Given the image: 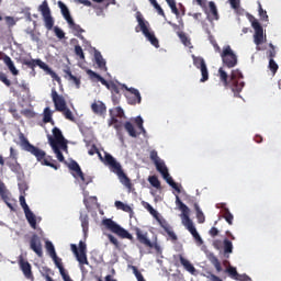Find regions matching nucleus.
Instances as JSON below:
<instances>
[{
  "label": "nucleus",
  "instance_id": "1",
  "mask_svg": "<svg viewBox=\"0 0 281 281\" xmlns=\"http://www.w3.org/2000/svg\"><path fill=\"white\" fill-rule=\"evenodd\" d=\"M95 153L99 155V158L104 162L105 166L114 173L116 175L120 183L126 188L128 192H133L135 190L133 188V182L131 181V178L124 172V169L122 168V165L117 162V160L109 153H105V156L102 157V154H100V150H98V147L92 146L91 149H89L88 155L93 156Z\"/></svg>",
  "mask_w": 281,
  "mask_h": 281
},
{
  "label": "nucleus",
  "instance_id": "2",
  "mask_svg": "<svg viewBox=\"0 0 281 281\" xmlns=\"http://www.w3.org/2000/svg\"><path fill=\"white\" fill-rule=\"evenodd\" d=\"M20 146H22L23 150L26 153H31L36 157L37 161H41L42 166H48L49 168H54V170H58L60 165H56V160L52 159V156L46 157V154L43 149L32 145L30 140L25 137L24 133L19 134Z\"/></svg>",
  "mask_w": 281,
  "mask_h": 281
},
{
  "label": "nucleus",
  "instance_id": "3",
  "mask_svg": "<svg viewBox=\"0 0 281 281\" xmlns=\"http://www.w3.org/2000/svg\"><path fill=\"white\" fill-rule=\"evenodd\" d=\"M218 76L221 82H223L224 87H228L232 89L235 98H240V91L245 89V81H243V72L238 69L232 70L231 77L227 72L223 69H218Z\"/></svg>",
  "mask_w": 281,
  "mask_h": 281
},
{
  "label": "nucleus",
  "instance_id": "4",
  "mask_svg": "<svg viewBox=\"0 0 281 281\" xmlns=\"http://www.w3.org/2000/svg\"><path fill=\"white\" fill-rule=\"evenodd\" d=\"M176 205L182 212V225L187 227L188 232H190L199 245H203V238H201V235L196 232V227H194V223L190 218V209L181 201L179 195H176Z\"/></svg>",
  "mask_w": 281,
  "mask_h": 281
},
{
  "label": "nucleus",
  "instance_id": "5",
  "mask_svg": "<svg viewBox=\"0 0 281 281\" xmlns=\"http://www.w3.org/2000/svg\"><path fill=\"white\" fill-rule=\"evenodd\" d=\"M52 100L55 104L56 111H59V113H63L66 120H69L70 122H76V117L74 116V113L69 108H67V101L65 100V97L58 94L56 89H52Z\"/></svg>",
  "mask_w": 281,
  "mask_h": 281
},
{
  "label": "nucleus",
  "instance_id": "6",
  "mask_svg": "<svg viewBox=\"0 0 281 281\" xmlns=\"http://www.w3.org/2000/svg\"><path fill=\"white\" fill-rule=\"evenodd\" d=\"M21 63L22 65H25L26 67H29V69H32L33 74L35 71L34 68L40 67V69H43L44 71H46V74L50 76L53 80H55L56 82H60V78L58 77V74H56V71H53V69L49 68V66L41 59H22Z\"/></svg>",
  "mask_w": 281,
  "mask_h": 281
},
{
  "label": "nucleus",
  "instance_id": "7",
  "mask_svg": "<svg viewBox=\"0 0 281 281\" xmlns=\"http://www.w3.org/2000/svg\"><path fill=\"white\" fill-rule=\"evenodd\" d=\"M102 225L106 227L112 234H116L120 238H126L127 240L134 241L135 238L128 231H126L124 227L120 226V224L115 223L111 218H105L102 221Z\"/></svg>",
  "mask_w": 281,
  "mask_h": 281
},
{
  "label": "nucleus",
  "instance_id": "8",
  "mask_svg": "<svg viewBox=\"0 0 281 281\" xmlns=\"http://www.w3.org/2000/svg\"><path fill=\"white\" fill-rule=\"evenodd\" d=\"M136 19L140 27V32L144 34L147 41H149V43H151L154 47L159 48V40H157V37L155 36V33L148 30V22L144 21L142 13H137Z\"/></svg>",
  "mask_w": 281,
  "mask_h": 281
},
{
  "label": "nucleus",
  "instance_id": "9",
  "mask_svg": "<svg viewBox=\"0 0 281 281\" xmlns=\"http://www.w3.org/2000/svg\"><path fill=\"white\" fill-rule=\"evenodd\" d=\"M54 136V137H53ZM53 136L48 135L49 146H59L61 150H67V139L63 135V132L58 127L53 128Z\"/></svg>",
  "mask_w": 281,
  "mask_h": 281
},
{
  "label": "nucleus",
  "instance_id": "10",
  "mask_svg": "<svg viewBox=\"0 0 281 281\" xmlns=\"http://www.w3.org/2000/svg\"><path fill=\"white\" fill-rule=\"evenodd\" d=\"M221 58L225 67H228V69H232L238 65V57L236 54H234V50H232V46L229 45L224 47L223 52L221 53Z\"/></svg>",
  "mask_w": 281,
  "mask_h": 281
},
{
  "label": "nucleus",
  "instance_id": "11",
  "mask_svg": "<svg viewBox=\"0 0 281 281\" xmlns=\"http://www.w3.org/2000/svg\"><path fill=\"white\" fill-rule=\"evenodd\" d=\"M41 14L44 20V25L46 30L52 31L54 30V18L52 16V10L49 9V4L47 0H44L42 4L38 7Z\"/></svg>",
  "mask_w": 281,
  "mask_h": 281
},
{
  "label": "nucleus",
  "instance_id": "12",
  "mask_svg": "<svg viewBox=\"0 0 281 281\" xmlns=\"http://www.w3.org/2000/svg\"><path fill=\"white\" fill-rule=\"evenodd\" d=\"M68 168H69V170H72V177L75 179H80V182L83 186H89V183H91V181H92L91 177H85V172H82L80 165H78V162L76 160H72L68 165Z\"/></svg>",
  "mask_w": 281,
  "mask_h": 281
},
{
  "label": "nucleus",
  "instance_id": "13",
  "mask_svg": "<svg viewBox=\"0 0 281 281\" xmlns=\"http://www.w3.org/2000/svg\"><path fill=\"white\" fill-rule=\"evenodd\" d=\"M251 27L255 30L254 43L255 45H262L265 43V29L260 25V22L256 18L250 16Z\"/></svg>",
  "mask_w": 281,
  "mask_h": 281
},
{
  "label": "nucleus",
  "instance_id": "14",
  "mask_svg": "<svg viewBox=\"0 0 281 281\" xmlns=\"http://www.w3.org/2000/svg\"><path fill=\"white\" fill-rule=\"evenodd\" d=\"M135 234H136V239L140 245H143L144 247H147L148 249H156V251H160L161 248L159 247V244L153 243L148 238V233H143L139 228H136Z\"/></svg>",
  "mask_w": 281,
  "mask_h": 281
},
{
  "label": "nucleus",
  "instance_id": "15",
  "mask_svg": "<svg viewBox=\"0 0 281 281\" xmlns=\"http://www.w3.org/2000/svg\"><path fill=\"white\" fill-rule=\"evenodd\" d=\"M20 205L24 210L25 218L33 229H36V215L30 210L25 195H20Z\"/></svg>",
  "mask_w": 281,
  "mask_h": 281
},
{
  "label": "nucleus",
  "instance_id": "16",
  "mask_svg": "<svg viewBox=\"0 0 281 281\" xmlns=\"http://www.w3.org/2000/svg\"><path fill=\"white\" fill-rule=\"evenodd\" d=\"M173 262H175V267H179V262H180V265L183 267V269H186V271L191 273V276H196V268H194L192 262H190V260L186 259V257H183V255H181V254L175 255Z\"/></svg>",
  "mask_w": 281,
  "mask_h": 281
},
{
  "label": "nucleus",
  "instance_id": "17",
  "mask_svg": "<svg viewBox=\"0 0 281 281\" xmlns=\"http://www.w3.org/2000/svg\"><path fill=\"white\" fill-rule=\"evenodd\" d=\"M193 65L196 67V69H200L202 74L200 82H207V80H210V72L207 71L205 59H203V57H193Z\"/></svg>",
  "mask_w": 281,
  "mask_h": 281
},
{
  "label": "nucleus",
  "instance_id": "18",
  "mask_svg": "<svg viewBox=\"0 0 281 281\" xmlns=\"http://www.w3.org/2000/svg\"><path fill=\"white\" fill-rule=\"evenodd\" d=\"M125 89L127 91L125 98L128 104L132 106H135V104H142V94L139 93V90L128 87H125Z\"/></svg>",
  "mask_w": 281,
  "mask_h": 281
},
{
  "label": "nucleus",
  "instance_id": "19",
  "mask_svg": "<svg viewBox=\"0 0 281 281\" xmlns=\"http://www.w3.org/2000/svg\"><path fill=\"white\" fill-rule=\"evenodd\" d=\"M19 265H20V269H21L23 276L26 278V280H34V274L32 273V265H30V261H25L23 256H20Z\"/></svg>",
  "mask_w": 281,
  "mask_h": 281
},
{
  "label": "nucleus",
  "instance_id": "20",
  "mask_svg": "<svg viewBox=\"0 0 281 281\" xmlns=\"http://www.w3.org/2000/svg\"><path fill=\"white\" fill-rule=\"evenodd\" d=\"M30 247L38 258H43V245L41 244V237L34 234L30 240Z\"/></svg>",
  "mask_w": 281,
  "mask_h": 281
},
{
  "label": "nucleus",
  "instance_id": "21",
  "mask_svg": "<svg viewBox=\"0 0 281 281\" xmlns=\"http://www.w3.org/2000/svg\"><path fill=\"white\" fill-rule=\"evenodd\" d=\"M157 223H159L160 227L166 232V234L171 238V240H177V234H175V231H172V226L166 221V218L158 215L156 217Z\"/></svg>",
  "mask_w": 281,
  "mask_h": 281
},
{
  "label": "nucleus",
  "instance_id": "22",
  "mask_svg": "<svg viewBox=\"0 0 281 281\" xmlns=\"http://www.w3.org/2000/svg\"><path fill=\"white\" fill-rule=\"evenodd\" d=\"M79 265H89V259H87V244L85 241H79V255H78Z\"/></svg>",
  "mask_w": 281,
  "mask_h": 281
},
{
  "label": "nucleus",
  "instance_id": "23",
  "mask_svg": "<svg viewBox=\"0 0 281 281\" xmlns=\"http://www.w3.org/2000/svg\"><path fill=\"white\" fill-rule=\"evenodd\" d=\"M64 78H66V80H69V82H74V85H76L77 89H80V78L74 76V74H71V68H69V66H66L63 69Z\"/></svg>",
  "mask_w": 281,
  "mask_h": 281
},
{
  "label": "nucleus",
  "instance_id": "24",
  "mask_svg": "<svg viewBox=\"0 0 281 281\" xmlns=\"http://www.w3.org/2000/svg\"><path fill=\"white\" fill-rule=\"evenodd\" d=\"M0 196L2 201L12 210V204H10L8 201H10V191H8V188L5 187V183L0 180Z\"/></svg>",
  "mask_w": 281,
  "mask_h": 281
},
{
  "label": "nucleus",
  "instance_id": "25",
  "mask_svg": "<svg viewBox=\"0 0 281 281\" xmlns=\"http://www.w3.org/2000/svg\"><path fill=\"white\" fill-rule=\"evenodd\" d=\"M91 109L95 115H104L106 113V105L102 101L93 102Z\"/></svg>",
  "mask_w": 281,
  "mask_h": 281
},
{
  "label": "nucleus",
  "instance_id": "26",
  "mask_svg": "<svg viewBox=\"0 0 281 281\" xmlns=\"http://www.w3.org/2000/svg\"><path fill=\"white\" fill-rule=\"evenodd\" d=\"M207 16L211 19V21H218V9L216 8V3H214V1L209 2Z\"/></svg>",
  "mask_w": 281,
  "mask_h": 281
},
{
  "label": "nucleus",
  "instance_id": "27",
  "mask_svg": "<svg viewBox=\"0 0 281 281\" xmlns=\"http://www.w3.org/2000/svg\"><path fill=\"white\" fill-rule=\"evenodd\" d=\"M2 60L4 65H7L11 74H13V76H19V70L14 66V61H12V58H10V56L3 55Z\"/></svg>",
  "mask_w": 281,
  "mask_h": 281
},
{
  "label": "nucleus",
  "instance_id": "28",
  "mask_svg": "<svg viewBox=\"0 0 281 281\" xmlns=\"http://www.w3.org/2000/svg\"><path fill=\"white\" fill-rule=\"evenodd\" d=\"M207 259L210 260L211 265L216 269L217 273H221L223 271V266H221V261L218 260V257L214 255V252H210L207 255Z\"/></svg>",
  "mask_w": 281,
  "mask_h": 281
},
{
  "label": "nucleus",
  "instance_id": "29",
  "mask_svg": "<svg viewBox=\"0 0 281 281\" xmlns=\"http://www.w3.org/2000/svg\"><path fill=\"white\" fill-rule=\"evenodd\" d=\"M94 60L101 71H106V60H104V57H102L100 52L94 53Z\"/></svg>",
  "mask_w": 281,
  "mask_h": 281
},
{
  "label": "nucleus",
  "instance_id": "30",
  "mask_svg": "<svg viewBox=\"0 0 281 281\" xmlns=\"http://www.w3.org/2000/svg\"><path fill=\"white\" fill-rule=\"evenodd\" d=\"M58 8H60L61 14L67 23L72 20L71 13H69V8H67V5L63 3V1H58Z\"/></svg>",
  "mask_w": 281,
  "mask_h": 281
},
{
  "label": "nucleus",
  "instance_id": "31",
  "mask_svg": "<svg viewBox=\"0 0 281 281\" xmlns=\"http://www.w3.org/2000/svg\"><path fill=\"white\" fill-rule=\"evenodd\" d=\"M124 128L128 133L130 137H137V135L142 134V132L137 133V131H135V126L133 125V123L128 121L125 122Z\"/></svg>",
  "mask_w": 281,
  "mask_h": 281
},
{
  "label": "nucleus",
  "instance_id": "32",
  "mask_svg": "<svg viewBox=\"0 0 281 281\" xmlns=\"http://www.w3.org/2000/svg\"><path fill=\"white\" fill-rule=\"evenodd\" d=\"M162 178L166 180V182L171 186L173 188V190H176V192H178V194L181 193V188H179V184H177V182H175V180L172 179V177H170V173L167 172V176H162Z\"/></svg>",
  "mask_w": 281,
  "mask_h": 281
},
{
  "label": "nucleus",
  "instance_id": "33",
  "mask_svg": "<svg viewBox=\"0 0 281 281\" xmlns=\"http://www.w3.org/2000/svg\"><path fill=\"white\" fill-rule=\"evenodd\" d=\"M193 207L195 210L198 223H205V214H203V211H201V206H199V203L194 202Z\"/></svg>",
  "mask_w": 281,
  "mask_h": 281
},
{
  "label": "nucleus",
  "instance_id": "34",
  "mask_svg": "<svg viewBox=\"0 0 281 281\" xmlns=\"http://www.w3.org/2000/svg\"><path fill=\"white\" fill-rule=\"evenodd\" d=\"M109 91H111L112 95H115V94H122L120 91H122V89H126V86H119L116 85L115 82H110V86H109Z\"/></svg>",
  "mask_w": 281,
  "mask_h": 281
},
{
  "label": "nucleus",
  "instance_id": "35",
  "mask_svg": "<svg viewBox=\"0 0 281 281\" xmlns=\"http://www.w3.org/2000/svg\"><path fill=\"white\" fill-rule=\"evenodd\" d=\"M155 166H156L157 171L160 172V175H162V177L168 176V167H166V162H164V160L156 162Z\"/></svg>",
  "mask_w": 281,
  "mask_h": 281
},
{
  "label": "nucleus",
  "instance_id": "36",
  "mask_svg": "<svg viewBox=\"0 0 281 281\" xmlns=\"http://www.w3.org/2000/svg\"><path fill=\"white\" fill-rule=\"evenodd\" d=\"M67 23H68L70 30H72V32H76L77 36H78V34L85 33V30L80 26V24H76V22H74V19L69 20Z\"/></svg>",
  "mask_w": 281,
  "mask_h": 281
},
{
  "label": "nucleus",
  "instance_id": "37",
  "mask_svg": "<svg viewBox=\"0 0 281 281\" xmlns=\"http://www.w3.org/2000/svg\"><path fill=\"white\" fill-rule=\"evenodd\" d=\"M79 218L81 221V227L85 234H87L89 232V215L81 213Z\"/></svg>",
  "mask_w": 281,
  "mask_h": 281
},
{
  "label": "nucleus",
  "instance_id": "38",
  "mask_svg": "<svg viewBox=\"0 0 281 281\" xmlns=\"http://www.w3.org/2000/svg\"><path fill=\"white\" fill-rule=\"evenodd\" d=\"M50 148H53L58 161L63 162L65 161V156L63 155V148H60V145H50Z\"/></svg>",
  "mask_w": 281,
  "mask_h": 281
},
{
  "label": "nucleus",
  "instance_id": "39",
  "mask_svg": "<svg viewBox=\"0 0 281 281\" xmlns=\"http://www.w3.org/2000/svg\"><path fill=\"white\" fill-rule=\"evenodd\" d=\"M225 273L228 274V277H231L232 280H236L238 279V270H236V267H233V266H228L226 269H225Z\"/></svg>",
  "mask_w": 281,
  "mask_h": 281
},
{
  "label": "nucleus",
  "instance_id": "40",
  "mask_svg": "<svg viewBox=\"0 0 281 281\" xmlns=\"http://www.w3.org/2000/svg\"><path fill=\"white\" fill-rule=\"evenodd\" d=\"M54 263L56 265L57 269L59 270L60 276L65 274V267L63 266V259L58 258V255L52 257Z\"/></svg>",
  "mask_w": 281,
  "mask_h": 281
},
{
  "label": "nucleus",
  "instance_id": "41",
  "mask_svg": "<svg viewBox=\"0 0 281 281\" xmlns=\"http://www.w3.org/2000/svg\"><path fill=\"white\" fill-rule=\"evenodd\" d=\"M223 218H225L228 225H234V215L229 212V209L225 207L223 211Z\"/></svg>",
  "mask_w": 281,
  "mask_h": 281
},
{
  "label": "nucleus",
  "instance_id": "42",
  "mask_svg": "<svg viewBox=\"0 0 281 281\" xmlns=\"http://www.w3.org/2000/svg\"><path fill=\"white\" fill-rule=\"evenodd\" d=\"M46 251L50 256V258H56V248L54 247V244L49 240L45 243Z\"/></svg>",
  "mask_w": 281,
  "mask_h": 281
},
{
  "label": "nucleus",
  "instance_id": "43",
  "mask_svg": "<svg viewBox=\"0 0 281 281\" xmlns=\"http://www.w3.org/2000/svg\"><path fill=\"white\" fill-rule=\"evenodd\" d=\"M114 205L117 210H122L123 212H127V213L133 212V209L131 207V205L124 204V202L122 201H115Z\"/></svg>",
  "mask_w": 281,
  "mask_h": 281
},
{
  "label": "nucleus",
  "instance_id": "44",
  "mask_svg": "<svg viewBox=\"0 0 281 281\" xmlns=\"http://www.w3.org/2000/svg\"><path fill=\"white\" fill-rule=\"evenodd\" d=\"M148 181L153 188H156V190H161V182L159 181V178L157 176H150L148 178Z\"/></svg>",
  "mask_w": 281,
  "mask_h": 281
},
{
  "label": "nucleus",
  "instance_id": "45",
  "mask_svg": "<svg viewBox=\"0 0 281 281\" xmlns=\"http://www.w3.org/2000/svg\"><path fill=\"white\" fill-rule=\"evenodd\" d=\"M44 124H54V121L52 120V110L49 108L44 109V119H43Z\"/></svg>",
  "mask_w": 281,
  "mask_h": 281
},
{
  "label": "nucleus",
  "instance_id": "46",
  "mask_svg": "<svg viewBox=\"0 0 281 281\" xmlns=\"http://www.w3.org/2000/svg\"><path fill=\"white\" fill-rule=\"evenodd\" d=\"M144 207L147 210V212H149V214H151V216H154V218L159 216V213L153 207V205H150V203L144 202Z\"/></svg>",
  "mask_w": 281,
  "mask_h": 281
},
{
  "label": "nucleus",
  "instance_id": "47",
  "mask_svg": "<svg viewBox=\"0 0 281 281\" xmlns=\"http://www.w3.org/2000/svg\"><path fill=\"white\" fill-rule=\"evenodd\" d=\"M148 1L153 5V8H155V10H157V12L160 16H166V13L164 12V9L161 8V5H159L157 0H148Z\"/></svg>",
  "mask_w": 281,
  "mask_h": 281
},
{
  "label": "nucleus",
  "instance_id": "48",
  "mask_svg": "<svg viewBox=\"0 0 281 281\" xmlns=\"http://www.w3.org/2000/svg\"><path fill=\"white\" fill-rule=\"evenodd\" d=\"M7 165L9 166L10 170H12V172H15L16 175L21 172V165L19 161L14 160V162H7Z\"/></svg>",
  "mask_w": 281,
  "mask_h": 281
},
{
  "label": "nucleus",
  "instance_id": "49",
  "mask_svg": "<svg viewBox=\"0 0 281 281\" xmlns=\"http://www.w3.org/2000/svg\"><path fill=\"white\" fill-rule=\"evenodd\" d=\"M110 115H114V117H124V110L121 106H116L113 110H110Z\"/></svg>",
  "mask_w": 281,
  "mask_h": 281
},
{
  "label": "nucleus",
  "instance_id": "50",
  "mask_svg": "<svg viewBox=\"0 0 281 281\" xmlns=\"http://www.w3.org/2000/svg\"><path fill=\"white\" fill-rule=\"evenodd\" d=\"M181 43L186 46V47H190V45H192V42H190L188 35H186V33L181 32L178 34Z\"/></svg>",
  "mask_w": 281,
  "mask_h": 281
},
{
  "label": "nucleus",
  "instance_id": "51",
  "mask_svg": "<svg viewBox=\"0 0 281 281\" xmlns=\"http://www.w3.org/2000/svg\"><path fill=\"white\" fill-rule=\"evenodd\" d=\"M234 251V245L229 239H224V254H232Z\"/></svg>",
  "mask_w": 281,
  "mask_h": 281
},
{
  "label": "nucleus",
  "instance_id": "52",
  "mask_svg": "<svg viewBox=\"0 0 281 281\" xmlns=\"http://www.w3.org/2000/svg\"><path fill=\"white\" fill-rule=\"evenodd\" d=\"M268 67H269L270 71H272V76H276V74H278L279 66L276 63V60L269 59Z\"/></svg>",
  "mask_w": 281,
  "mask_h": 281
},
{
  "label": "nucleus",
  "instance_id": "53",
  "mask_svg": "<svg viewBox=\"0 0 281 281\" xmlns=\"http://www.w3.org/2000/svg\"><path fill=\"white\" fill-rule=\"evenodd\" d=\"M168 3L169 8H171V12L178 16L179 14V9L177 8V2L175 0H166Z\"/></svg>",
  "mask_w": 281,
  "mask_h": 281
},
{
  "label": "nucleus",
  "instance_id": "54",
  "mask_svg": "<svg viewBox=\"0 0 281 281\" xmlns=\"http://www.w3.org/2000/svg\"><path fill=\"white\" fill-rule=\"evenodd\" d=\"M135 123L138 126L140 133H146V128H144V119H142V116H137L135 119Z\"/></svg>",
  "mask_w": 281,
  "mask_h": 281
},
{
  "label": "nucleus",
  "instance_id": "55",
  "mask_svg": "<svg viewBox=\"0 0 281 281\" xmlns=\"http://www.w3.org/2000/svg\"><path fill=\"white\" fill-rule=\"evenodd\" d=\"M270 49L267 52V56L269 60H273L276 58V46H273L271 43L269 44Z\"/></svg>",
  "mask_w": 281,
  "mask_h": 281
},
{
  "label": "nucleus",
  "instance_id": "56",
  "mask_svg": "<svg viewBox=\"0 0 281 281\" xmlns=\"http://www.w3.org/2000/svg\"><path fill=\"white\" fill-rule=\"evenodd\" d=\"M75 54L78 56L81 60H85V52L82 50V46L76 45L75 46Z\"/></svg>",
  "mask_w": 281,
  "mask_h": 281
},
{
  "label": "nucleus",
  "instance_id": "57",
  "mask_svg": "<svg viewBox=\"0 0 281 281\" xmlns=\"http://www.w3.org/2000/svg\"><path fill=\"white\" fill-rule=\"evenodd\" d=\"M259 16L261 21H269V15H267V11L262 9V4H260V2H259Z\"/></svg>",
  "mask_w": 281,
  "mask_h": 281
},
{
  "label": "nucleus",
  "instance_id": "58",
  "mask_svg": "<svg viewBox=\"0 0 281 281\" xmlns=\"http://www.w3.org/2000/svg\"><path fill=\"white\" fill-rule=\"evenodd\" d=\"M149 158L153 160L154 164H158L159 161H161V158H159V155L155 149L150 151Z\"/></svg>",
  "mask_w": 281,
  "mask_h": 281
},
{
  "label": "nucleus",
  "instance_id": "59",
  "mask_svg": "<svg viewBox=\"0 0 281 281\" xmlns=\"http://www.w3.org/2000/svg\"><path fill=\"white\" fill-rule=\"evenodd\" d=\"M0 82H3L5 87H11L12 85V81H10V79H8V76L3 72H0Z\"/></svg>",
  "mask_w": 281,
  "mask_h": 281
},
{
  "label": "nucleus",
  "instance_id": "60",
  "mask_svg": "<svg viewBox=\"0 0 281 281\" xmlns=\"http://www.w3.org/2000/svg\"><path fill=\"white\" fill-rule=\"evenodd\" d=\"M4 21L8 25V27H14V25H16V20H14V18L7 15L4 16Z\"/></svg>",
  "mask_w": 281,
  "mask_h": 281
},
{
  "label": "nucleus",
  "instance_id": "61",
  "mask_svg": "<svg viewBox=\"0 0 281 281\" xmlns=\"http://www.w3.org/2000/svg\"><path fill=\"white\" fill-rule=\"evenodd\" d=\"M54 32L57 38H60V40L65 38V32L60 27L54 26Z\"/></svg>",
  "mask_w": 281,
  "mask_h": 281
},
{
  "label": "nucleus",
  "instance_id": "62",
  "mask_svg": "<svg viewBox=\"0 0 281 281\" xmlns=\"http://www.w3.org/2000/svg\"><path fill=\"white\" fill-rule=\"evenodd\" d=\"M121 100H122V94H112V102L114 106H116V104H120Z\"/></svg>",
  "mask_w": 281,
  "mask_h": 281
},
{
  "label": "nucleus",
  "instance_id": "63",
  "mask_svg": "<svg viewBox=\"0 0 281 281\" xmlns=\"http://www.w3.org/2000/svg\"><path fill=\"white\" fill-rule=\"evenodd\" d=\"M228 1L233 10H238V8H240V0H228Z\"/></svg>",
  "mask_w": 281,
  "mask_h": 281
},
{
  "label": "nucleus",
  "instance_id": "64",
  "mask_svg": "<svg viewBox=\"0 0 281 281\" xmlns=\"http://www.w3.org/2000/svg\"><path fill=\"white\" fill-rule=\"evenodd\" d=\"M236 281H249L251 280L247 274H237Z\"/></svg>",
  "mask_w": 281,
  "mask_h": 281
}]
</instances>
